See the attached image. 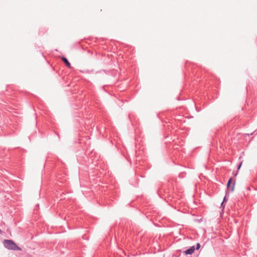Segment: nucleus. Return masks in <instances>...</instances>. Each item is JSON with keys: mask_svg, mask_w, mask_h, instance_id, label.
<instances>
[{"mask_svg": "<svg viewBox=\"0 0 257 257\" xmlns=\"http://www.w3.org/2000/svg\"><path fill=\"white\" fill-rule=\"evenodd\" d=\"M4 244L5 247L9 249L14 250H21V248H20L12 240H5L4 241Z\"/></svg>", "mask_w": 257, "mask_h": 257, "instance_id": "nucleus-1", "label": "nucleus"}, {"mask_svg": "<svg viewBox=\"0 0 257 257\" xmlns=\"http://www.w3.org/2000/svg\"><path fill=\"white\" fill-rule=\"evenodd\" d=\"M235 186V182H232V178H230L227 183V190L230 192H232L234 190Z\"/></svg>", "mask_w": 257, "mask_h": 257, "instance_id": "nucleus-2", "label": "nucleus"}, {"mask_svg": "<svg viewBox=\"0 0 257 257\" xmlns=\"http://www.w3.org/2000/svg\"><path fill=\"white\" fill-rule=\"evenodd\" d=\"M195 250V247L194 246H191L189 248L186 249L184 251V253L185 254H192Z\"/></svg>", "mask_w": 257, "mask_h": 257, "instance_id": "nucleus-3", "label": "nucleus"}, {"mask_svg": "<svg viewBox=\"0 0 257 257\" xmlns=\"http://www.w3.org/2000/svg\"><path fill=\"white\" fill-rule=\"evenodd\" d=\"M62 60L63 61V62L65 63V64L68 67V68H71V64L70 63H69V62L68 61V59L64 57H63L62 58Z\"/></svg>", "mask_w": 257, "mask_h": 257, "instance_id": "nucleus-4", "label": "nucleus"}, {"mask_svg": "<svg viewBox=\"0 0 257 257\" xmlns=\"http://www.w3.org/2000/svg\"><path fill=\"white\" fill-rule=\"evenodd\" d=\"M227 196H229V195L228 194L227 192H226V195L224 196V197L223 198V200L222 201L223 203H226V202L227 201L228 198H227Z\"/></svg>", "mask_w": 257, "mask_h": 257, "instance_id": "nucleus-5", "label": "nucleus"}, {"mask_svg": "<svg viewBox=\"0 0 257 257\" xmlns=\"http://www.w3.org/2000/svg\"><path fill=\"white\" fill-rule=\"evenodd\" d=\"M225 207V205H224V203H223V202H222L221 204V208H222V209H224Z\"/></svg>", "mask_w": 257, "mask_h": 257, "instance_id": "nucleus-6", "label": "nucleus"}, {"mask_svg": "<svg viewBox=\"0 0 257 257\" xmlns=\"http://www.w3.org/2000/svg\"><path fill=\"white\" fill-rule=\"evenodd\" d=\"M200 247V245L199 243H198L196 245V249H198Z\"/></svg>", "mask_w": 257, "mask_h": 257, "instance_id": "nucleus-7", "label": "nucleus"}, {"mask_svg": "<svg viewBox=\"0 0 257 257\" xmlns=\"http://www.w3.org/2000/svg\"><path fill=\"white\" fill-rule=\"evenodd\" d=\"M241 165H242V162L240 163L238 165V167H237V170H239L240 169Z\"/></svg>", "mask_w": 257, "mask_h": 257, "instance_id": "nucleus-8", "label": "nucleus"}, {"mask_svg": "<svg viewBox=\"0 0 257 257\" xmlns=\"http://www.w3.org/2000/svg\"><path fill=\"white\" fill-rule=\"evenodd\" d=\"M0 233H2V230L0 229Z\"/></svg>", "mask_w": 257, "mask_h": 257, "instance_id": "nucleus-9", "label": "nucleus"}]
</instances>
